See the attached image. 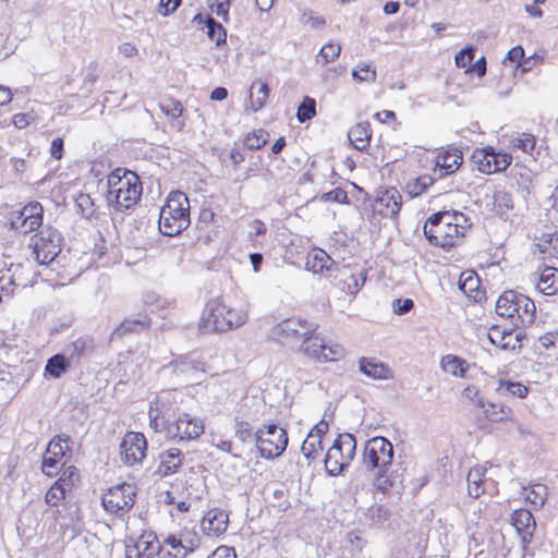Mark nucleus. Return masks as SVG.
I'll return each mask as SVG.
<instances>
[{
	"instance_id": "obj_45",
	"label": "nucleus",
	"mask_w": 558,
	"mask_h": 558,
	"mask_svg": "<svg viewBox=\"0 0 558 558\" xmlns=\"http://www.w3.org/2000/svg\"><path fill=\"white\" fill-rule=\"evenodd\" d=\"M398 475L391 469L377 470L374 475V486L383 494L396 486Z\"/></svg>"
},
{
	"instance_id": "obj_14",
	"label": "nucleus",
	"mask_w": 558,
	"mask_h": 558,
	"mask_svg": "<svg viewBox=\"0 0 558 558\" xmlns=\"http://www.w3.org/2000/svg\"><path fill=\"white\" fill-rule=\"evenodd\" d=\"M147 441L142 433L129 432L120 444L121 460L125 465L140 464L145 457Z\"/></svg>"
},
{
	"instance_id": "obj_5",
	"label": "nucleus",
	"mask_w": 558,
	"mask_h": 558,
	"mask_svg": "<svg viewBox=\"0 0 558 558\" xmlns=\"http://www.w3.org/2000/svg\"><path fill=\"white\" fill-rule=\"evenodd\" d=\"M495 310L497 315L509 318L517 328L532 325L536 317L534 301L514 290L505 291L497 299Z\"/></svg>"
},
{
	"instance_id": "obj_30",
	"label": "nucleus",
	"mask_w": 558,
	"mask_h": 558,
	"mask_svg": "<svg viewBox=\"0 0 558 558\" xmlns=\"http://www.w3.org/2000/svg\"><path fill=\"white\" fill-rule=\"evenodd\" d=\"M326 350V343L319 337L316 330L311 333V339L303 341V343L299 345L298 352L317 362L323 363V356Z\"/></svg>"
},
{
	"instance_id": "obj_61",
	"label": "nucleus",
	"mask_w": 558,
	"mask_h": 558,
	"mask_svg": "<svg viewBox=\"0 0 558 558\" xmlns=\"http://www.w3.org/2000/svg\"><path fill=\"white\" fill-rule=\"evenodd\" d=\"M340 46L336 44H327L322 47L318 56H317V62H320V59L324 61V63H327L329 61H332L340 53Z\"/></svg>"
},
{
	"instance_id": "obj_1",
	"label": "nucleus",
	"mask_w": 558,
	"mask_h": 558,
	"mask_svg": "<svg viewBox=\"0 0 558 558\" xmlns=\"http://www.w3.org/2000/svg\"><path fill=\"white\" fill-rule=\"evenodd\" d=\"M471 225L470 218L463 213L444 210L428 217L423 226V232L432 245L449 250L464 235Z\"/></svg>"
},
{
	"instance_id": "obj_16",
	"label": "nucleus",
	"mask_w": 558,
	"mask_h": 558,
	"mask_svg": "<svg viewBox=\"0 0 558 558\" xmlns=\"http://www.w3.org/2000/svg\"><path fill=\"white\" fill-rule=\"evenodd\" d=\"M511 524L521 538L522 549L526 550L536 529L532 512L523 508L514 510L511 514Z\"/></svg>"
},
{
	"instance_id": "obj_24",
	"label": "nucleus",
	"mask_w": 558,
	"mask_h": 558,
	"mask_svg": "<svg viewBox=\"0 0 558 558\" xmlns=\"http://www.w3.org/2000/svg\"><path fill=\"white\" fill-rule=\"evenodd\" d=\"M476 408L482 409L485 417L490 422H504L511 418L512 410L502 403L485 401L483 398L476 399Z\"/></svg>"
},
{
	"instance_id": "obj_58",
	"label": "nucleus",
	"mask_w": 558,
	"mask_h": 558,
	"mask_svg": "<svg viewBox=\"0 0 558 558\" xmlns=\"http://www.w3.org/2000/svg\"><path fill=\"white\" fill-rule=\"evenodd\" d=\"M234 435L241 442L255 439V432L246 421H236L234 425Z\"/></svg>"
},
{
	"instance_id": "obj_21",
	"label": "nucleus",
	"mask_w": 558,
	"mask_h": 558,
	"mask_svg": "<svg viewBox=\"0 0 558 558\" xmlns=\"http://www.w3.org/2000/svg\"><path fill=\"white\" fill-rule=\"evenodd\" d=\"M487 72H451L446 78V88L448 94H453L459 89L470 86H477Z\"/></svg>"
},
{
	"instance_id": "obj_7",
	"label": "nucleus",
	"mask_w": 558,
	"mask_h": 558,
	"mask_svg": "<svg viewBox=\"0 0 558 558\" xmlns=\"http://www.w3.org/2000/svg\"><path fill=\"white\" fill-rule=\"evenodd\" d=\"M63 244L61 233L51 226H45L31 240L33 254L40 265H50L58 257Z\"/></svg>"
},
{
	"instance_id": "obj_49",
	"label": "nucleus",
	"mask_w": 558,
	"mask_h": 558,
	"mask_svg": "<svg viewBox=\"0 0 558 558\" xmlns=\"http://www.w3.org/2000/svg\"><path fill=\"white\" fill-rule=\"evenodd\" d=\"M175 541L182 545L181 549L185 551L184 558L199 546V538L193 531L181 532L179 535H175Z\"/></svg>"
},
{
	"instance_id": "obj_46",
	"label": "nucleus",
	"mask_w": 558,
	"mask_h": 558,
	"mask_svg": "<svg viewBox=\"0 0 558 558\" xmlns=\"http://www.w3.org/2000/svg\"><path fill=\"white\" fill-rule=\"evenodd\" d=\"M182 545L177 543L175 535H168L163 545L159 544V548H157L156 555L159 558H184V553L182 551Z\"/></svg>"
},
{
	"instance_id": "obj_39",
	"label": "nucleus",
	"mask_w": 558,
	"mask_h": 558,
	"mask_svg": "<svg viewBox=\"0 0 558 558\" xmlns=\"http://www.w3.org/2000/svg\"><path fill=\"white\" fill-rule=\"evenodd\" d=\"M71 362L64 353H58L47 360L45 375L52 378H60L70 368Z\"/></svg>"
},
{
	"instance_id": "obj_41",
	"label": "nucleus",
	"mask_w": 558,
	"mask_h": 558,
	"mask_svg": "<svg viewBox=\"0 0 558 558\" xmlns=\"http://www.w3.org/2000/svg\"><path fill=\"white\" fill-rule=\"evenodd\" d=\"M524 499L531 504L535 509L544 506L547 499V486L541 483L532 484L529 487H523Z\"/></svg>"
},
{
	"instance_id": "obj_53",
	"label": "nucleus",
	"mask_w": 558,
	"mask_h": 558,
	"mask_svg": "<svg viewBox=\"0 0 558 558\" xmlns=\"http://www.w3.org/2000/svg\"><path fill=\"white\" fill-rule=\"evenodd\" d=\"M269 134L264 130H257L246 135L244 146L251 150L259 149L268 142Z\"/></svg>"
},
{
	"instance_id": "obj_44",
	"label": "nucleus",
	"mask_w": 558,
	"mask_h": 558,
	"mask_svg": "<svg viewBox=\"0 0 558 558\" xmlns=\"http://www.w3.org/2000/svg\"><path fill=\"white\" fill-rule=\"evenodd\" d=\"M493 205L495 213L502 219H507L509 213L513 209V199L510 193L506 191H496L493 195Z\"/></svg>"
},
{
	"instance_id": "obj_42",
	"label": "nucleus",
	"mask_w": 558,
	"mask_h": 558,
	"mask_svg": "<svg viewBox=\"0 0 558 558\" xmlns=\"http://www.w3.org/2000/svg\"><path fill=\"white\" fill-rule=\"evenodd\" d=\"M495 390L500 396H512L520 399L525 398L529 393V388L525 385L507 379H499Z\"/></svg>"
},
{
	"instance_id": "obj_55",
	"label": "nucleus",
	"mask_w": 558,
	"mask_h": 558,
	"mask_svg": "<svg viewBox=\"0 0 558 558\" xmlns=\"http://www.w3.org/2000/svg\"><path fill=\"white\" fill-rule=\"evenodd\" d=\"M153 409L149 411V426L155 432H166L168 435V429L171 424V420L166 416V413H160L158 409H156V414H153Z\"/></svg>"
},
{
	"instance_id": "obj_62",
	"label": "nucleus",
	"mask_w": 558,
	"mask_h": 558,
	"mask_svg": "<svg viewBox=\"0 0 558 558\" xmlns=\"http://www.w3.org/2000/svg\"><path fill=\"white\" fill-rule=\"evenodd\" d=\"M209 7L217 16L221 17L225 22L229 20L228 13L230 9V0H208Z\"/></svg>"
},
{
	"instance_id": "obj_48",
	"label": "nucleus",
	"mask_w": 558,
	"mask_h": 558,
	"mask_svg": "<svg viewBox=\"0 0 558 558\" xmlns=\"http://www.w3.org/2000/svg\"><path fill=\"white\" fill-rule=\"evenodd\" d=\"M322 450V439L317 438L315 435H307L301 446V452L308 462L315 460Z\"/></svg>"
},
{
	"instance_id": "obj_31",
	"label": "nucleus",
	"mask_w": 558,
	"mask_h": 558,
	"mask_svg": "<svg viewBox=\"0 0 558 558\" xmlns=\"http://www.w3.org/2000/svg\"><path fill=\"white\" fill-rule=\"evenodd\" d=\"M488 339L494 345L502 350H515L518 347V337L514 335V330L494 326L489 329Z\"/></svg>"
},
{
	"instance_id": "obj_60",
	"label": "nucleus",
	"mask_w": 558,
	"mask_h": 558,
	"mask_svg": "<svg viewBox=\"0 0 558 558\" xmlns=\"http://www.w3.org/2000/svg\"><path fill=\"white\" fill-rule=\"evenodd\" d=\"M476 48L474 46H466L462 48L454 57V62L458 68H469L472 65Z\"/></svg>"
},
{
	"instance_id": "obj_9",
	"label": "nucleus",
	"mask_w": 558,
	"mask_h": 558,
	"mask_svg": "<svg viewBox=\"0 0 558 558\" xmlns=\"http://www.w3.org/2000/svg\"><path fill=\"white\" fill-rule=\"evenodd\" d=\"M393 460L392 444L385 437H373L365 444L363 464L368 471L391 469Z\"/></svg>"
},
{
	"instance_id": "obj_28",
	"label": "nucleus",
	"mask_w": 558,
	"mask_h": 558,
	"mask_svg": "<svg viewBox=\"0 0 558 558\" xmlns=\"http://www.w3.org/2000/svg\"><path fill=\"white\" fill-rule=\"evenodd\" d=\"M149 327V319L146 315H141L138 318H125L119 326L111 332L110 340H119L128 333L141 332Z\"/></svg>"
},
{
	"instance_id": "obj_2",
	"label": "nucleus",
	"mask_w": 558,
	"mask_h": 558,
	"mask_svg": "<svg viewBox=\"0 0 558 558\" xmlns=\"http://www.w3.org/2000/svg\"><path fill=\"white\" fill-rule=\"evenodd\" d=\"M107 202L117 211H125L134 207L141 199L142 182L138 175L130 170L117 168L107 178Z\"/></svg>"
},
{
	"instance_id": "obj_4",
	"label": "nucleus",
	"mask_w": 558,
	"mask_h": 558,
	"mask_svg": "<svg viewBox=\"0 0 558 558\" xmlns=\"http://www.w3.org/2000/svg\"><path fill=\"white\" fill-rule=\"evenodd\" d=\"M190 226V203L183 192H171L160 209L158 227L167 236H175Z\"/></svg>"
},
{
	"instance_id": "obj_59",
	"label": "nucleus",
	"mask_w": 558,
	"mask_h": 558,
	"mask_svg": "<svg viewBox=\"0 0 558 558\" xmlns=\"http://www.w3.org/2000/svg\"><path fill=\"white\" fill-rule=\"evenodd\" d=\"M159 107L161 111L171 119L181 117L183 112V107L181 102L172 98L166 99L165 101L160 102Z\"/></svg>"
},
{
	"instance_id": "obj_13",
	"label": "nucleus",
	"mask_w": 558,
	"mask_h": 558,
	"mask_svg": "<svg viewBox=\"0 0 558 558\" xmlns=\"http://www.w3.org/2000/svg\"><path fill=\"white\" fill-rule=\"evenodd\" d=\"M43 214L44 209L40 203H28L22 209L11 214V227L23 233H29L43 225Z\"/></svg>"
},
{
	"instance_id": "obj_37",
	"label": "nucleus",
	"mask_w": 558,
	"mask_h": 558,
	"mask_svg": "<svg viewBox=\"0 0 558 558\" xmlns=\"http://www.w3.org/2000/svg\"><path fill=\"white\" fill-rule=\"evenodd\" d=\"M493 82V88L500 96H506L510 93L515 84L517 72H489Z\"/></svg>"
},
{
	"instance_id": "obj_50",
	"label": "nucleus",
	"mask_w": 558,
	"mask_h": 558,
	"mask_svg": "<svg viewBox=\"0 0 558 558\" xmlns=\"http://www.w3.org/2000/svg\"><path fill=\"white\" fill-rule=\"evenodd\" d=\"M390 518V511L383 505H373L365 512V519L372 525H380Z\"/></svg>"
},
{
	"instance_id": "obj_17",
	"label": "nucleus",
	"mask_w": 558,
	"mask_h": 558,
	"mask_svg": "<svg viewBox=\"0 0 558 558\" xmlns=\"http://www.w3.org/2000/svg\"><path fill=\"white\" fill-rule=\"evenodd\" d=\"M306 269L314 274L333 277L339 265L324 250L315 247L307 255Z\"/></svg>"
},
{
	"instance_id": "obj_11",
	"label": "nucleus",
	"mask_w": 558,
	"mask_h": 558,
	"mask_svg": "<svg viewBox=\"0 0 558 558\" xmlns=\"http://www.w3.org/2000/svg\"><path fill=\"white\" fill-rule=\"evenodd\" d=\"M472 163L482 173L493 174L505 171L511 163V156L487 146L476 148L471 156Z\"/></svg>"
},
{
	"instance_id": "obj_36",
	"label": "nucleus",
	"mask_w": 558,
	"mask_h": 558,
	"mask_svg": "<svg viewBox=\"0 0 558 558\" xmlns=\"http://www.w3.org/2000/svg\"><path fill=\"white\" fill-rule=\"evenodd\" d=\"M269 96V87L266 83L262 81H255L252 83L250 87V105L246 106V109H251L256 112L260 110Z\"/></svg>"
},
{
	"instance_id": "obj_40",
	"label": "nucleus",
	"mask_w": 558,
	"mask_h": 558,
	"mask_svg": "<svg viewBox=\"0 0 558 558\" xmlns=\"http://www.w3.org/2000/svg\"><path fill=\"white\" fill-rule=\"evenodd\" d=\"M68 492H71V483L65 477H60L46 493L45 501L47 505L56 507L65 498Z\"/></svg>"
},
{
	"instance_id": "obj_54",
	"label": "nucleus",
	"mask_w": 558,
	"mask_h": 558,
	"mask_svg": "<svg viewBox=\"0 0 558 558\" xmlns=\"http://www.w3.org/2000/svg\"><path fill=\"white\" fill-rule=\"evenodd\" d=\"M69 441L70 437L68 435H58L50 440L46 452L62 459L65 456L66 450L69 449L68 446L63 447L62 444H68Z\"/></svg>"
},
{
	"instance_id": "obj_19",
	"label": "nucleus",
	"mask_w": 558,
	"mask_h": 558,
	"mask_svg": "<svg viewBox=\"0 0 558 558\" xmlns=\"http://www.w3.org/2000/svg\"><path fill=\"white\" fill-rule=\"evenodd\" d=\"M159 548V542L154 534H143L133 544H128L126 558H153Z\"/></svg>"
},
{
	"instance_id": "obj_18",
	"label": "nucleus",
	"mask_w": 558,
	"mask_h": 558,
	"mask_svg": "<svg viewBox=\"0 0 558 558\" xmlns=\"http://www.w3.org/2000/svg\"><path fill=\"white\" fill-rule=\"evenodd\" d=\"M463 162V154L456 147L439 151L436 156V169L434 173L439 178L456 172Z\"/></svg>"
},
{
	"instance_id": "obj_29",
	"label": "nucleus",
	"mask_w": 558,
	"mask_h": 558,
	"mask_svg": "<svg viewBox=\"0 0 558 558\" xmlns=\"http://www.w3.org/2000/svg\"><path fill=\"white\" fill-rule=\"evenodd\" d=\"M541 59L542 58L538 57L537 53H534L524 60L523 48L521 46H515L508 51L504 60V64L507 65V62H509V65L513 64L514 70H531V68L539 65L538 61Z\"/></svg>"
},
{
	"instance_id": "obj_38",
	"label": "nucleus",
	"mask_w": 558,
	"mask_h": 558,
	"mask_svg": "<svg viewBox=\"0 0 558 558\" xmlns=\"http://www.w3.org/2000/svg\"><path fill=\"white\" fill-rule=\"evenodd\" d=\"M534 245L538 252L549 257L558 255V232H543L535 238Z\"/></svg>"
},
{
	"instance_id": "obj_27",
	"label": "nucleus",
	"mask_w": 558,
	"mask_h": 558,
	"mask_svg": "<svg viewBox=\"0 0 558 558\" xmlns=\"http://www.w3.org/2000/svg\"><path fill=\"white\" fill-rule=\"evenodd\" d=\"M352 461H345L344 454L339 447L332 444L325 456V470L328 475L337 476L341 474Z\"/></svg>"
},
{
	"instance_id": "obj_32",
	"label": "nucleus",
	"mask_w": 558,
	"mask_h": 558,
	"mask_svg": "<svg viewBox=\"0 0 558 558\" xmlns=\"http://www.w3.org/2000/svg\"><path fill=\"white\" fill-rule=\"evenodd\" d=\"M459 289L475 302H481L485 293L480 290V279L474 271H464L460 276Z\"/></svg>"
},
{
	"instance_id": "obj_33",
	"label": "nucleus",
	"mask_w": 558,
	"mask_h": 558,
	"mask_svg": "<svg viewBox=\"0 0 558 558\" xmlns=\"http://www.w3.org/2000/svg\"><path fill=\"white\" fill-rule=\"evenodd\" d=\"M440 366L445 373L451 376L465 378L470 363L458 355L447 354L441 359Z\"/></svg>"
},
{
	"instance_id": "obj_63",
	"label": "nucleus",
	"mask_w": 558,
	"mask_h": 558,
	"mask_svg": "<svg viewBox=\"0 0 558 558\" xmlns=\"http://www.w3.org/2000/svg\"><path fill=\"white\" fill-rule=\"evenodd\" d=\"M320 198L324 202H333V203H339V204H348L349 203L348 194L341 187H336L327 193H324Z\"/></svg>"
},
{
	"instance_id": "obj_10",
	"label": "nucleus",
	"mask_w": 558,
	"mask_h": 558,
	"mask_svg": "<svg viewBox=\"0 0 558 558\" xmlns=\"http://www.w3.org/2000/svg\"><path fill=\"white\" fill-rule=\"evenodd\" d=\"M136 497L135 488L128 483L111 487L102 496V506L109 513L122 517L134 506Z\"/></svg>"
},
{
	"instance_id": "obj_22",
	"label": "nucleus",
	"mask_w": 558,
	"mask_h": 558,
	"mask_svg": "<svg viewBox=\"0 0 558 558\" xmlns=\"http://www.w3.org/2000/svg\"><path fill=\"white\" fill-rule=\"evenodd\" d=\"M229 515L220 509H211L207 511L202 520V529L208 535L218 536L226 532L228 527Z\"/></svg>"
},
{
	"instance_id": "obj_34",
	"label": "nucleus",
	"mask_w": 558,
	"mask_h": 558,
	"mask_svg": "<svg viewBox=\"0 0 558 558\" xmlns=\"http://www.w3.org/2000/svg\"><path fill=\"white\" fill-rule=\"evenodd\" d=\"M537 289L545 295H555L558 292V269L546 266L538 278Z\"/></svg>"
},
{
	"instance_id": "obj_57",
	"label": "nucleus",
	"mask_w": 558,
	"mask_h": 558,
	"mask_svg": "<svg viewBox=\"0 0 558 558\" xmlns=\"http://www.w3.org/2000/svg\"><path fill=\"white\" fill-rule=\"evenodd\" d=\"M75 204H76L77 210L85 218H90L94 216V214H95L94 202L88 194L81 193L76 197Z\"/></svg>"
},
{
	"instance_id": "obj_47",
	"label": "nucleus",
	"mask_w": 558,
	"mask_h": 558,
	"mask_svg": "<svg viewBox=\"0 0 558 558\" xmlns=\"http://www.w3.org/2000/svg\"><path fill=\"white\" fill-rule=\"evenodd\" d=\"M333 445L339 447V450L344 454L345 461H352L356 451V439L350 433L340 434L333 441Z\"/></svg>"
},
{
	"instance_id": "obj_8",
	"label": "nucleus",
	"mask_w": 558,
	"mask_h": 558,
	"mask_svg": "<svg viewBox=\"0 0 558 558\" xmlns=\"http://www.w3.org/2000/svg\"><path fill=\"white\" fill-rule=\"evenodd\" d=\"M255 444L262 458L275 459L286 450L288 435L286 429L277 424H268L255 432Z\"/></svg>"
},
{
	"instance_id": "obj_52",
	"label": "nucleus",
	"mask_w": 558,
	"mask_h": 558,
	"mask_svg": "<svg viewBox=\"0 0 558 558\" xmlns=\"http://www.w3.org/2000/svg\"><path fill=\"white\" fill-rule=\"evenodd\" d=\"M206 33L208 38L217 46L226 41L227 33L223 26L215 19L207 20Z\"/></svg>"
},
{
	"instance_id": "obj_15",
	"label": "nucleus",
	"mask_w": 558,
	"mask_h": 558,
	"mask_svg": "<svg viewBox=\"0 0 558 558\" xmlns=\"http://www.w3.org/2000/svg\"><path fill=\"white\" fill-rule=\"evenodd\" d=\"M402 205V196L400 192L395 189H386L377 192L373 204L374 213L384 218H396Z\"/></svg>"
},
{
	"instance_id": "obj_26",
	"label": "nucleus",
	"mask_w": 558,
	"mask_h": 558,
	"mask_svg": "<svg viewBox=\"0 0 558 558\" xmlns=\"http://www.w3.org/2000/svg\"><path fill=\"white\" fill-rule=\"evenodd\" d=\"M359 369L372 379H388L391 377L390 368L374 357H361L359 360Z\"/></svg>"
},
{
	"instance_id": "obj_12",
	"label": "nucleus",
	"mask_w": 558,
	"mask_h": 558,
	"mask_svg": "<svg viewBox=\"0 0 558 558\" xmlns=\"http://www.w3.org/2000/svg\"><path fill=\"white\" fill-rule=\"evenodd\" d=\"M205 430L202 420L191 416L189 413L180 412L168 429V437L172 439L194 440Z\"/></svg>"
},
{
	"instance_id": "obj_64",
	"label": "nucleus",
	"mask_w": 558,
	"mask_h": 558,
	"mask_svg": "<svg viewBox=\"0 0 558 558\" xmlns=\"http://www.w3.org/2000/svg\"><path fill=\"white\" fill-rule=\"evenodd\" d=\"M326 348L327 350L325 351V354L323 356V363L338 361L339 359L344 356V348L341 344H326Z\"/></svg>"
},
{
	"instance_id": "obj_23",
	"label": "nucleus",
	"mask_w": 558,
	"mask_h": 558,
	"mask_svg": "<svg viewBox=\"0 0 558 558\" xmlns=\"http://www.w3.org/2000/svg\"><path fill=\"white\" fill-rule=\"evenodd\" d=\"M183 453L178 448H171L159 454V465L156 473L166 477L177 473L182 465Z\"/></svg>"
},
{
	"instance_id": "obj_3",
	"label": "nucleus",
	"mask_w": 558,
	"mask_h": 558,
	"mask_svg": "<svg viewBox=\"0 0 558 558\" xmlns=\"http://www.w3.org/2000/svg\"><path fill=\"white\" fill-rule=\"evenodd\" d=\"M246 320V311L232 308L220 299H213L203 311L199 330L203 333L226 332L243 326Z\"/></svg>"
},
{
	"instance_id": "obj_51",
	"label": "nucleus",
	"mask_w": 558,
	"mask_h": 558,
	"mask_svg": "<svg viewBox=\"0 0 558 558\" xmlns=\"http://www.w3.org/2000/svg\"><path fill=\"white\" fill-rule=\"evenodd\" d=\"M316 116V100L308 96L298 107L296 119L304 123L312 120Z\"/></svg>"
},
{
	"instance_id": "obj_43",
	"label": "nucleus",
	"mask_w": 558,
	"mask_h": 558,
	"mask_svg": "<svg viewBox=\"0 0 558 558\" xmlns=\"http://www.w3.org/2000/svg\"><path fill=\"white\" fill-rule=\"evenodd\" d=\"M485 470L482 466L472 468L468 473V492L473 498H478L484 492L483 480Z\"/></svg>"
},
{
	"instance_id": "obj_6",
	"label": "nucleus",
	"mask_w": 558,
	"mask_h": 558,
	"mask_svg": "<svg viewBox=\"0 0 558 558\" xmlns=\"http://www.w3.org/2000/svg\"><path fill=\"white\" fill-rule=\"evenodd\" d=\"M317 327L305 318L293 316L274 326L271 337L280 344L298 350L303 341L311 339V333L316 331Z\"/></svg>"
},
{
	"instance_id": "obj_25",
	"label": "nucleus",
	"mask_w": 558,
	"mask_h": 558,
	"mask_svg": "<svg viewBox=\"0 0 558 558\" xmlns=\"http://www.w3.org/2000/svg\"><path fill=\"white\" fill-rule=\"evenodd\" d=\"M94 347V339L83 336L69 343L64 349V354L70 362L80 363L84 356L93 352Z\"/></svg>"
},
{
	"instance_id": "obj_20",
	"label": "nucleus",
	"mask_w": 558,
	"mask_h": 558,
	"mask_svg": "<svg viewBox=\"0 0 558 558\" xmlns=\"http://www.w3.org/2000/svg\"><path fill=\"white\" fill-rule=\"evenodd\" d=\"M338 276H340V281L342 282V290L349 294L355 295L364 286L367 275L363 269L353 271L350 266L344 265L339 267L333 278L336 279Z\"/></svg>"
},
{
	"instance_id": "obj_56",
	"label": "nucleus",
	"mask_w": 558,
	"mask_h": 558,
	"mask_svg": "<svg viewBox=\"0 0 558 558\" xmlns=\"http://www.w3.org/2000/svg\"><path fill=\"white\" fill-rule=\"evenodd\" d=\"M434 183V179L430 175H422L415 179L412 183L408 184V192L411 196L415 197L424 192Z\"/></svg>"
},
{
	"instance_id": "obj_35",
	"label": "nucleus",
	"mask_w": 558,
	"mask_h": 558,
	"mask_svg": "<svg viewBox=\"0 0 558 558\" xmlns=\"http://www.w3.org/2000/svg\"><path fill=\"white\" fill-rule=\"evenodd\" d=\"M371 136L372 133L368 122L357 123L348 132V138L350 143L354 146L355 149L361 151L369 145Z\"/></svg>"
}]
</instances>
